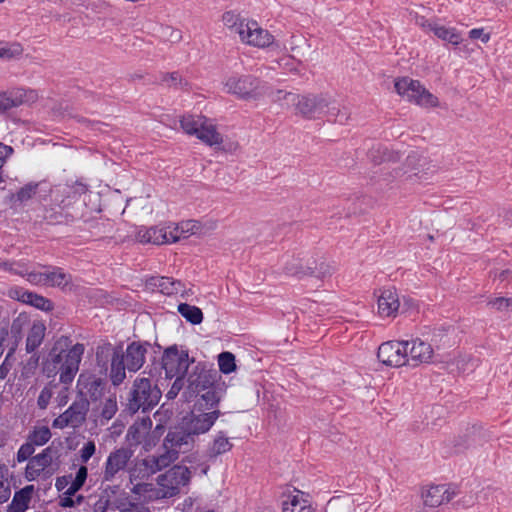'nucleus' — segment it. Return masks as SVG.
<instances>
[{"instance_id": "nucleus-1", "label": "nucleus", "mask_w": 512, "mask_h": 512, "mask_svg": "<svg viewBox=\"0 0 512 512\" xmlns=\"http://www.w3.org/2000/svg\"><path fill=\"white\" fill-rule=\"evenodd\" d=\"M84 351L83 344L77 343L71 346L68 337L58 338L43 362V372L49 378L59 374L62 384H71L79 370Z\"/></svg>"}, {"instance_id": "nucleus-2", "label": "nucleus", "mask_w": 512, "mask_h": 512, "mask_svg": "<svg viewBox=\"0 0 512 512\" xmlns=\"http://www.w3.org/2000/svg\"><path fill=\"white\" fill-rule=\"evenodd\" d=\"M295 114L308 119L323 116L329 120L344 124L349 119V113L342 109L337 102L327 94H299Z\"/></svg>"}, {"instance_id": "nucleus-3", "label": "nucleus", "mask_w": 512, "mask_h": 512, "mask_svg": "<svg viewBox=\"0 0 512 512\" xmlns=\"http://www.w3.org/2000/svg\"><path fill=\"white\" fill-rule=\"evenodd\" d=\"M222 21L232 33L238 34L240 40L245 44L258 48L274 44L273 35L260 27L254 20H248L232 11H227L223 14Z\"/></svg>"}, {"instance_id": "nucleus-4", "label": "nucleus", "mask_w": 512, "mask_h": 512, "mask_svg": "<svg viewBox=\"0 0 512 512\" xmlns=\"http://www.w3.org/2000/svg\"><path fill=\"white\" fill-rule=\"evenodd\" d=\"M146 348L138 343L128 345L125 353L115 352L111 361L110 377L114 385H119L126 377L125 370L138 371L145 362Z\"/></svg>"}, {"instance_id": "nucleus-5", "label": "nucleus", "mask_w": 512, "mask_h": 512, "mask_svg": "<svg viewBox=\"0 0 512 512\" xmlns=\"http://www.w3.org/2000/svg\"><path fill=\"white\" fill-rule=\"evenodd\" d=\"M226 93L242 100H259L266 93L265 84L249 74H231L223 80Z\"/></svg>"}, {"instance_id": "nucleus-6", "label": "nucleus", "mask_w": 512, "mask_h": 512, "mask_svg": "<svg viewBox=\"0 0 512 512\" xmlns=\"http://www.w3.org/2000/svg\"><path fill=\"white\" fill-rule=\"evenodd\" d=\"M396 92L407 101L422 108L439 106L438 98L427 90L418 80L403 77L395 81Z\"/></svg>"}, {"instance_id": "nucleus-7", "label": "nucleus", "mask_w": 512, "mask_h": 512, "mask_svg": "<svg viewBox=\"0 0 512 512\" xmlns=\"http://www.w3.org/2000/svg\"><path fill=\"white\" fill-rule=\"evenodd\" d=\"M180 124L185 133L195 135L209 146L220 145L223 141L214 122L205 116H184Z\"/></svg>"}, {"instance_id": "nucleus-8", "label": "nucleus", "mask_w": 512, "mask_h": 512, "mask_svg": "<svg viewBox=\"0 0 512 512\" xmlns=\"http://www.w3.org/2000/svg\"><path fill=\"white\" fill-rule=\"evenodd\" d=\"M58 450L48 446L37 455L31 457L27 462L24 476L28 481H34L40 477H49L58 468Z\"/></svg>"}, {"instance_id": "nucleus-9", "label": "nucleus", "mask_w": 512, "mask_h": 512, "mask_svg": "<svg viewBox=\"0 0 512 512\" xmlns=\"http://www.w3.org/2000/svg\"><path fill=\"white\" fill-rule=\"evenodd\" d=\"M161 398V391L147 378H138L134 381L129 399V409L133 412L142 409L149 410L156 406Z\"/></svg>"}, {"instance_id": "nucleus-10", "label": "nucleus", "mask_w": 512, "mask_h": 512, "mask_svg": "<svg viewBox=\"0 0 512 512\" xmlns=\"http://www.w3.org/2000/svg\"><path fill=\"white\" fill-rule=\"evenodd\" d=\"M191 471L184 465H174L166 472L158 475L157 485L163 493L164 499L178 495L182 487L189 485Z\"/></svg>"}, {"instance_id": "nucleus-11", "label": "nucleus", "mask_w": 512, "mask_h": 512, "mask_svg": "<svg viewBox=\"0 0 512 512\" xmlns=\"http://www.w3.org/2000/svg\"><path fill=\"white\" fill-rule=\"evenodd\" d=\"M194 362L187 351L176 346L167 348L162 356V368L167 378L184 379L189 366Z\"/></svg>"}, {"instance_id": "nucleus-12", "label": "nucleus", "mask_w": 512, "mask_h": 512, "mask_svg": "<svg viewBox=\"0 0 512 512\" xmlns=\"http://www.w3.org/2000/svg\"><path fill=\"white\" fill-rule=\"evenodd\" d=\"M457 495L456 487L450 484H429L420 490V498L424 509L434 511L448 504Z\"/></svg>"}, {"instance_id": "nucleus-13", "label": "nucleus", "mask_w": 512, "mask_h": 512, "mask_svg": "<svg viewBox=\"0 0 512 512\" xmlns=\"http://www.w3.org/2000/svg\"><path fill=\"white\" fill-rule=\"evenodd\" d=\"M27 281L33 285L59 287L63 289L71 283L72 277L59 267H50L30 271L27 274Z\"/></svg>"}, {"instance_id": "nucleus-14", "label": "nucleus", "mask_w": 512, "mask_h": 512, "mask_svg": "<svg viewBox=\"0 0 512 512\" xmlns=\"http://www.w3.org/2000/svg\"><path fill=\"white\" fill-rule=\"evenodd\" d=\"M191 386H195L194 390L200 394L201 400L209 408L216 407L225 394L224 383H213L211 376L208 374H200L196 381H190Z\"/></svg>"}, {"instance_id": "nucleus-15", "label": "nucleus", "mask_w": 512, "mask_h": 512, "mask_svg": "<svg viewBox=\"0 0 512 512\" xmlns=\"http://www.w3.org/2000/svg\"><path fill=\"white\" fill-rule=\"evenodd\" d=\"M378 359L390 367L408 364V341H389L378 348Z\"/></svg>"}, {"instance_id": "nucleus-16", "label": "nucleus", "mask_w": 512, "mask_h": 512, "mask_svg": "<svg viewBox=\"0 0 512 512\" xmlns=\"http://www.w3.org/2000/svg\"><path fill=\"white\" fill-rule=\"evenodd\" d=\"M38 98V92L30 88L18 87L0 92V114L22 105H30Z\"/></svg>"}, {"instance_id": "nucleus-17", "label": "nucleus", "mask_w": 512, "mask_h": 512, "mask_svg": "<svg viewBox=\"0 0 512 512\" xmlns=\"http://www.w3.org/2000/svg\"><path fill=\"white\" fill-rule=\"evenodd\" d=\"M286 270L289 274L297 277L313 276L318 279H323L332 274L333 267L324 261L316 264L315 261L310 262L307 260L304 263L303 260L294 259L292 263L286 267Z\"/></svg>"}, {"instance_id": "nucleus-18", "label": "nucleus", "mask_w": 512, "mask_h": 512, "mask_svg": "<svg viewBox=\"0 0 512 512\" xmlns=\"http://www.w3.org/2000/svg\"><path fill=\"white\" fill-rule=\"evenodd\" d=\"M88 411V404L84 400L74 402L65 412L53 420L52 426L57 429L81 426Z\"/></svg>"}, {"instance_id": "nucleus-19", "label": "nucleus", "mask_w": 512, "mask_h": 512, "mask_svg": "<svg viewBox=\"0 0 512 512\" xmlns=\"http://www.w3.org/2000/svg\"><path fill=\"white\" fill-rule=\"evenodd\" d=\"M221 412L218 409L192 413L185 422L186 431L193 435H201L207 433L220 417Z\"/></svg>"}, {"instance_id": "nucleus-20", "label": "nucleus", "mask_w": 512, "mask_h": 512, "mask_svg": "<svg viewBox=\"0 0 512 512\" xmlns=\"http://www.w3.org/2000/svg\"><path fill=\"white\" fill-rule=\"evenodd\" d=\"M434 358V348L420 338L408 341V364L417 366L432 362Z\"/></svg>"}, {"instance_id": "nucleus-21", "label": "nucleus", "mask_w": 512, "mask_h": 512, "mask_svg": "<svg viewBox=\"0 0 512 512\" xmlns=\"http://www.w3.org/2000/svg\"><path fill=\"white\" fill-rule=\"evenodd\" d=\"M167 244L188 238L200 231V223L195 220L182 221L180 223H165Z\"/></svg>"}, {"instance_id": "nucleus-22", "label": "nucleus", "mask_w": 512, "mask_h": 512, "mask_svg": "<svg viewBox=\"0 0 512 512\" xmlns=\"http://www.w3.org/2000/svg\"><path fill=\"white\" fill-rule=\"evenodd\" d=\"M133 453L130 449L119 448L112 451L107 457L103 477L106 481L112 480L115 475L123 470Z\"/></svg>"}, {"instance_id": "nucleus-23", "label": "nucleus", "mask_w": 512, "mask_h": 512, "mask_svg": "<svg viewBox=\"0 0 512 512\" xmlns=\"http://www.w3.org/2000/svg\"><path fill=\"white\" fill-rule=\"evenodd\" d=\"M400 305L399 294L394 288L384 289L378 296V314L382 318L396 317L399 312Z\"/></svg>"}, {"instance_id": "nucleus-24", "label": "nucleus", "mask_w": 512, "mask_h": 512, "mask_svg": "<svg viewBox=\"0 0 512 512\" xmlns=\"http://www.w3.org/2000/svg\"><path fill=\"white\" fill-rule=\"evenodd\" d=\"M282 512H315L305 494L294 489L283 495Z\"/></svg>"}, {"instance_id": "nucleus-25", "label": "nucleus", "mask_w": 512, "mask_h": 512, "mask_svg": "<svg viewBox=\"0 0 512 512\" xmlns=\"http://www.w3.org/2000/svg\"><path fill=\"white\" fill-rule=\"evenodd\" d=\"M8 296L14 300L30 304L40 310L49 311L52 309V303L48 299L34 294L20 287H12L8 290Z\"/></svg>"}, {"instance_id": "nucleus-26", "label": "nucleus", "mask_w": 512, "mask_h": 512, "mask_svg": "<svg viewBox=\"0 0 512 512\" xmlns=\"http://www.w3.org/2000/svg\"><path fill=\"white\" fill-rule=\"evenodd\" d=\"M135 239L141 244H167L164 224L153 227H139L135 232Z\"/></svg>"}, {"instance_id": "nucleus-27", "label": "nucleus", "mask_w": 512, "mask_h": 512, "mask_svg": "<svg viewBox=\"0 0 512 512\" xmlns=\"http://www.w3.org/2000/svg\"><path fill=\"white\" fill-rule=\"evenodd\" d=\"M131 492L143 503L164 499L163 493L160 491V487L157 483L137 482L133 484Z\"/></svg>"}, {"instance_id": "nucleus-28", "label": "nucleus", "mask_w": 512, "mask_h": 512, "mask_svg": "<svg viewBox=\"0 0 512 512\" xmlns=\"http://www.w3.org/2000/svg\"><path fill=\"white\" fill-rule=\"evenodd\" d=\"M33 493V485H27L15 492L11 503L6 507V512H25L29 507Z\"/></svg>"}, {"instance_id": "nucleus-29", "label": "nucleus", "mask_w": 512, "mask_h": 512, "mask_svg": "<svg viewBox=\"0 0 512 512\" xmlns=\"http://www.w3.org/2000/svg\"><path fill=\"white\" fill-rule=\"evenodd\" d=\"M46 326L42 321H34L26 338V351L34 352L43 342Z\"/></svg>"}, {"instance_id": "nucleus-30", "label": "nucleus", "mask_w": 512, "mask_h": 512, "mask_svg": "<svg viewBox=\"0 0 512 512\" xmlns=\"http://www.w3.org/2000/svg\"><path fill=\"white\" fill-rule=\"evenodd\" d=\"M179 457V450L175 448H170L164 446V452L158 456H149L148 459L153 466L152 472H158L166 467H168L171 463L176 461Z\"/></svg>"}, {"instance_id": "nucleus-31", "label": "nucleus", "mask_w": 512, "mask_h": 512, "mask_svg": "<svg viewBox=\"0 0 512 512\" xmlns=\"http://www.w3.org/2000/svg\"><path fill=\"white\" fill-rule=\"evenodd\" d=\"M298 93L282 89L274 90L270 93L272 102L277 103L283 109L293 110L295 112Z\"/></svg>"}, {"instance_id": "nucleus-32", "label": "nucleus", "mask_w": 512, "mask_h": 512, "mask_svg": "<svg viewBox=\"0 0 512 512\" xmlns=\"http://www.w3.org/2000/svg\"><path fill=\"white\" fill-rule=\"evenodd\" d=\"M429 161L417 153L409 154L404 164V174L418 176L428 169Z\"/></svg>"}, {"instance_id": "nucleus-33", "label": "nucleus", "mask_w": 512, "mask_h": 512, "mask_svg": "<svg viewBox=\"0 0 512 512\" xmlns=\"http://www.w3.org/2000/svg\"><path fill=\"white\" fill-rule=\"evenodd\" d=\"M232 449V444L229 438L225 435L224 432H218L211 444L208 447L207 453L209 457H217L221 454H224Z\"/></svg>"}, {"instance_id": "nucleus-34", "label": "nucleus", "mask_w": 512, "mask_h": 512, "mask_svg": "<svg viewBox=\"0 0 512 512\" xmlns=\"http://www.w3.org/2000/svg\"><path fill=\"white\" fill-rule=\"evenodd\" d=\"M153 466L151 465L148 457L137 461L133 468L129 472L130 482L135 484L137 480H143L149 478L156 472H152Z\"/></svg>"}, {"instance_id": "nucleus-35", "label": "nucleus", "mask_w": 512, "mask_h": 512, "mask_svg": "<svg viewBox=\"0 0 512 512\" xmlns=\"http://www.w3.org/2000/svg\"><path fill=\"white\" fill-rule=\"evenodd\" d=\"M354 501L351 496H338L331 498L325 508V512H353Z\"/></svg>"}, {"instance_id": "nucleus-36", "label": "nucleus", "mask_w": 512, "mask_h": 512, "mask_svg": "<svg viewBox=\"0 0 512 512\" xmlns=\"http://www.w3.org/2000/svg\"><path fill=\"white\" fill-rule=\"evenodd\" d=\"M193 434H190L188 431L186 432H180V431H174L169 432L164 440V446L167 447V445L170 448L178 449L179 452L181 451V448L183 445L189 446L192 441Z\"/></svg>"}, {"instance_id": "nucleus-37", "label": "nucleus", "mask_w": 512, "mask_h": 512, "mask_svg": "<svg viewBox=\"0 0 512 512\" xmlns=\"http://www.w3.org/2000/svg\"><path fill=\"white\" fill-rule=\"evenodd\" d=\"M431 32L438 38L453 45H458L461 42V35L455 28H449L441 25H430Z\"/></svg>"}, {"instance_id": "nucleus-38", "label": "nucleus", "mask_w": 512, "mask_h": 512, "mask_svg": "<svg viewBox=\"0 0 512 512\" xmlns=\"http://www.w3.org/2000/svg\"><path fill=\"white\" fill-rule=\"evenodd\" d=\"M178 312L192 324H200L203 320V313L201 309L187 303L179 304Z\"/></svg>"}, {"instance_id": "nucleus-39", "label": "nucleus", "mask_w": 512, "mask_h": 512, "mask_svg": "<svg viewBox=\"0 0 512 512\" xmlns=\"http://www.w3.org/2000/svg\"><path fill=\"white\" fill-rule=\"evenodd\" d=\"M88 476V469L86 466H80L77 470L75 477L71 480L67 489L64 491L66 495L77 496L76 493L83 487Z\"/></svg>"}, {"instance_id": "nucleus-40", "label": "nucleus", "mask_w": 512, "mask_h": 512, "mask_svg": "<svg viewBox=\"0 0 512 512\" xmlns=\"http://www.w3.org/2000/svg\"><path fill=\"white\" fill-rule=\"evenodd\" d=\"M11 495L10 471L7 465L0 464V504L6 502Z\"/></svg>"}, {"instance_id": "nucleus-41", "label": "nucleus", "mask_w": 512, "mask_h": 512, "mask_svg": "<svg viewBox=\"0 0 512 512\" xmlns=\"http://www.w3.org/2000/svg\"><path fill=\"white\" fill-rule=\"evenodd\" d=\"M50 438V429L47 426H38L29 433L27 440L34 446H43L50 440Z\"/></svg>"}, {"instance_id": "nucleus-42", "label": "nucleus", "mask_w": 512, "mask_h": 512, "mask_svg": "<svg viewBox=\"0 0 512 512\" xmlns=\"http://www.w3.org/2000/svg\"><path fill=\"white\" fill-rule=\"evenodd\" d=\"M219 370L223 374H230L236 370L235 356L231 352H222L218 355Z\"/></svg>"}, {"instance_id": "nucleus-43", "label": "nucleus", "mask_w": 512, "mask_h": 512, "mask_svg": "<svg viewBox=\"0 0 512 512\" xmlns=\"http://www.w3.org/2000/svg\"><path fill=\"white\" fill-rule=\"evenodd\" d=\"M23 48L19 43L1 42L0 41V58L11 59L22 54Z\"/></svg>"}, {"instance_id": "nucleus-44", "label": "nucleus", "mask_w": 512, "mask_h": 512, "mask_svg": "<svg viewBox=\"0 0 512 512\" xmlns=\"http://www.w3.org/2000/svg\"><path fill=\"white\" fill-rule=\"evenodd\" d=\"M157 286L163 294L171 295L179 292L181 284L171 280L170 278L162 277L159 279Z\"/></svg>"}, {"instance_id": "nucleus-45", "label": "nucleus", "mask_w": 512, "mask_h": 512, "mask_svg": "<svg viewBox=\"0 0 512 512\" xmlns=\"http://www.w3.org/2000/svg\"><path fill=\"white\" fill-rule=\"evenodd\" d=\"M119 512H150V509L140 503L122 500L117 503Z\"/></svg>"}, {"instance_id": "nucleus-46", "label": "nucleus", "mask_w": 512, "mask_h": 512, "mask_svg": "<svg viewBox=\"0 0 512 512\" xmlns=\"http://www.w3.org/2000/svg\"><path fill=\"white\" fill-rule=\"evenodd\" d=\"M0 268L13 274H17L27 278L28 271L27 267L18 262H0Z\"/></svg>"}, {"instance_id": "nucleus-47", "label": "nucleus", "mask_w": 512, "mask_h": 512, "mask_svg": "<svg viewBox=\"0 0 512 512\" xmlns=\"http://www.w3.org/2000/svg\"><path fill=\"white\" fill-rule=\"evenodd\" d=\"M35 452V446L27 440L24 444L20 446L16 454V460L18 463H22L24 461H29L31 457H33V453Z\"/></svg>"}, {"instance_id": "nucleus-48", "label": "nucleus", "mask_w": 512, "mask_h": 512, "mask_svg": "<svg viewBox=\"0 0 512 512\" xmlns=\"http://www.w3.org/2000/svg\"><path fill=\"white\" fill-rule=\"evenodd\" d=\"M37 190V184L29 183L20 188L15 194V199L19 202H25L31 199Z\"/></svg>"}, {"instance_id": "nucleus-49", "label": "nucleus", "mask_w": 512, "mask_h": 512, "mask_svg": "<svg viewBox=\"0 0 512 512\" xmlns=\"http://www.w3.org/2000/svg\"><path fill=\"white\" fill-rule=\"evenodd\" d=\"M16 349H17V342L13 343L12 346L9 348L4 361L0 365V379H4L8 375V373L11 369V366H12L10 360L12 359Z\"/></svg>"}, {"instance_id": "nucleus-50", "label": "nucleus", "mask_w": 512, "mask_h": 512, "mask_svg": "<svg viewBox=\"0 0 512 512\" xmlns=\"http://www.w3.org/2000/svg\"><path fill=\"white\" fill-rule=\"evenodd\" d=\"M84 500V497L82 495L78 496H70L66 495V493H62L59 496V506L62 508H70L77 505H80Z\"/></svg>"}, {"instance_id": "nucleus-51", "label": "nucleus", "mask_w": 512, "mask_h": 512, "mask_svg": "<svg viewBox=\"0 0 512 512\" xmlns=\"http://www.w3.org/2000/svg\"><path fill=\"white\" fill-rule=\"evenodd\" d=\"M96 445L93 441H88L80 449V460L82 463H87L89 459L95 454Z\"/></svg>"}, {"instance_id": "nucleus-52", "label": "nucleus", "mask_w": 512, "mask_h": 512, "mask_svg": "<svg viewBox=\"0 0 512 512\" xmlns=\"http://www.w3.org/2000/svg\"><path fill=\"white\" fill-rule=\"evenodd\" d=\"M163 82L167 83L169 86H174L176 88H183L187 85V82L184 81L177 72L165 75L163 78Z\"/></svg>"}, {"instance_id": "nucleus-53", "label": "nucleus", "mask_w": 512, "mask_h": 512, "mask_svg": "<svg viewBox=\"0 0 512 512\" xmlns=\"http://www.w3.org/2000/svg\"><path fill=\"white\" fill-rule=\"evenodd\" d=\"M508 298L506 297H495L488 301V306L499 312L507 311Z\"/></svg>"}, {"instance_id": "nucleus-54", "label": "nucleus", "mask_w": 512, "mask_h": 512, "mask_svg": "<svg viewBox=\"0 0 512 512\" xmlns=\"http://www.w3.org/2000/svg\"><path fill=\"white\" fill-rule=\"evenodd\" d=\"M52 395H53V392H52L51 388H48V387L43 388L38 396V400H37L38 406L41 409H45L48 406V404L52 398Z\"/></svg>"}, {"instance_id": "nucleus-55", "label": "nucleus", "mask_w": 512, "mask_h": 512, "mask_svg": "<svg viewBox=\"0 0 512 512\" xmlns=\"http://www.w3.org/2000/svg\"><path fill=\"white\" fill-rule=\"evenodd\" d=\"M116 411H117L116 400L112 399V398L107 399L104 404L103 410H102L103 417H105L106 419H110L113 417V415L116 413Z\"/></svg>"}, {"instance_id": "nucleus-56", "label": "nucleus", "mask_w": 512, "mask_h": 512, "mask_svg": "<svg viewBox=\"0 0 512 512\" xmlns=\"http://www.w3.org/2000/svg\"><path fill=\"white\" fill-rule=\"evenodd\" d=\"M469 37L471 39H480L483 43H487L490 40V34L486 33L483 28H474L470 30Z\"/></svg>"}, {"instance_id": "nucleus-57", "label": "nucleus", "mask_w": 512, "mask_h": 512, "mask_svg": "<svg viewBox=\"0 0 512 512\" xmlns=\"http://www.w3.org/2000/svg\"><path fill=\"white\" fill-rule=\"evenodd\" d=\"M72 479V475H64L57 477L55 481V488L57 489V491H62L63 493L67 489Z\"/></svg>"}, {"instance_id": "nucleus-58", "label": "nucleus", "mask_w": 512, "mask_h": 512, "mask_svg": "<svg viewBox=\"0 0 512 512\" xmlns=\"http://www.w3.org/2000/svg\"><path fill=\"white\" fill-rule=\"evenodd\" d=\"M183 387V379H175L172 387L167 392L168 399H174Z\"/></svg>"}, {"instance_id": "nucleus-59", "label": "nucleus", "mask_w": 512, "mask_h": 512, "mask_svg": "<svg viewBox=\"0 0 512 512\" xmlns=\"http://www.w3.org/2000/svg\"><path fill=\"white\" fill-rule=\"evenodd\" d=\"M415 22L418 26L423 28L424 30L431 31L430 25H436V23H431L424 17H416Z\"/></svg>"}, {"instance_id": "nucleus-60", "label": "nucleus", "mask_w": 512, "mask_h": 512, "mask_svg": "<svg viewBox=\"0 0 512 512\" xmlns=\"http://www.w3.org/2000/svg\"><path fill=\"white\" fill-rule=\"evenodd\" d=\"M148 430V426L146 422H142L139 425H134L129 429V434L139 433L140 431L146 432Z\"/></svg>"}, {"instance_id": "nucleus-61", "label": "nucleus", "mask_w": 512, "mask_h": 512, "mask_svg": "<svg viewBox=\"0 0 512 512\" xmlns=\"http://www.w3.org/2000/svg\"><path fill=\"white\" fill-rule=\"evenodd\" d=\"M8 336V331L5 329L0 330V357L3 355L4 352V341L6 337Z\"/></svg>"}, {"instance_id": "nucleus-62", "label": "nucleus", "mask_w": 512, "mask_h": 512, "mask_svg": "<svg viewBox=\"0 0 512 512\" xmlns=\"http://www.w3.org/2000/svg\"><path fill=\"white\" fill-rule=\"evenodd\" d=\"M192 504H193V501L191 498H187L183 501V503L181 504V510L182 511H185L186 509H190L192 507Z\"/></svg>"}, {"instance_id": "nucleus-63", "label": "nucleus", "mask_w": 512, "mask_h": 512, "mask_svg": "<svg viewBox=\"0 0 512 512\" xmlns=\"http://www.w3.org/2000/svg\"><path fill=\"white\" fill-rule=\"evenodd\" d=\"M512 311V298H508L507 311Z\"/></svg>"}, {"instance_id": "nucleus-64", "label": "nucleus", "mask_w": 512, "mask_h": 512, "mask_svg": "<svg viewBox=\"0 0 512 512\" xmlns=\"http://www.w3.org/2000/svg\"><path fill=\"white\" fill-rule=\"evenodd\" d=\"M172 36L178 39V38H180V32L179 31H173L172 32Z\"/></svg>"}]
</instances>
